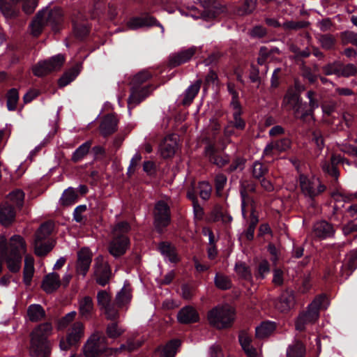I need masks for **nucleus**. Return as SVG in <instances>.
I'll list each match as a JSON object with an SVG mask.
<instances>
[{
    "mask_svg": "<svg viewBox=\"0 0 357 357\" xmlns=\"http://www.w3.org/2000/svg\"><path fill=\"white\" fill-rule=\"evenodd\" d=\"M46 22L50 24L58 23L62 17V11L59 8L55 7L52 9L45 8L41 10Z\"/></svg>",
    "mask_w": 357,
    "mask_h": 357,
    "instance_id": "obj_32",
    "label": "nucleus"
},
{
    "mask_svg": "<svg viewBox=\"0 0 357 357\" xmlns=\"http://www.w3.org/2000/svg\"><path fill=\"white\" fill-rule=\"evenodd\" d=\"M52 325L45 322L37 326L31 333V351L36 356L47 357L50 353L48 337L52 333Z\"/></svg>",
    "mask_w": 357,
    "mask_h": 357,
    "instance_id": "obj_2",
    "label": "nucleus"
},
{
    "mask_svg": "<svg viewBox=\"0 0 357 357\" xmlns=\"http://www.w3.org/2000/svg\"><path fill=\"white\" fill-rule=\"evenodd\" d=\"M257 0H245L244 3L237 10L239 15H245L251 13L256 8Z\"/></svg>",
    "mask_w": 357,
    "mask_h": 357,
    "instance_id": "obj_50",
    "label": "nucleus"
},
{
    "mask_svg": "<svg viewBox=\"0 0 357 357\" xmlns=\"http://www.w3.org/2000/svg\"><path fill=\"white\" fill-rule=\"evenodd\" d=\"M295 303V298L293 292H283L275 303L276 308L280 312H285L289 311Z\"/></svg>",
    "mask_w": 357,
    "mask_h": 357,
    "instance_id": "obj_21",
    "label": "nucleus"
},
{
    "mask_svg": "<svg viewBox=\"0 0 357 357\" xmlns=\"http://www.w3.org/2000/svg\"><path fill=\"white\" fill-rule=\"evenodd\" d=\"M84 324L78 321L74 322L68 328L66 339L62 337L59 342L61 350L67 351L71 347L75 346L84 336Z\"/></svg>",
    "mask_w": 357,
    "mask_h": 357,
    "instance_id": "obj_6",
    "label": "nucleus"
},
{
    "mask_svg": "<svg viewBox=\"0 0 357 357\" xmlns=\"http://www.w3.org/2000/svg\"><path fill=\"white\" fill-rule=\"evenodd\" d=\"M331 164L324 162L322 164V169L324 172L328 173L332 176L337 178L339 173L336 167V165L343 161V158L340 155H333L331 157Z\"/></svg>",
    "mask_w": 357,
    "mask_h": 357,
    "instance_id": "obj_35",
    "label": "nucleus"
},
{
    "mask_svg": "<svg viewBox=\"0 0 357 357\" xmlns=\"http://www.w3.org/2000/svg\"><path fill=\"white\" fill-rule=\"evenodd\" d=\"M27 316L32 322L41 321L45 317V311L39 304H32L28 307Z\"/></svg>",
    "mask_w": 357,
    "mask_h": 357,
    "instance_id": "obj_31",
    "label": "nucleus"
},
{
    "mask_svg": "<svg viewBox=\"0 0 357 357\" xmlns=\"http://www.w3.org/2000/svg\"><path fill=\"white\" fill-rule=\"evenodd\" d=\"M282 106L288 110H294V116H298L303 103L301 101L298 93L295 90L290 89L283 98Z\"/></svg>",
    "mask_w": 357,
    "mask_h": 357,
    "instance_id": "obj_11",
    "label": "nucleus"
},
{
    "mask_svg": "<svg viewBox=\"0 0 357 357\" xmlns=\"http://www.w3.org/2000/svg\"><path fill=\"white\" fill-rule=\"evenodd\" d=\"M198 188L200 197L204 200L208 199L212 190L211 185L208 182L202 181L199 183Z\"/></svg>",
    "mask_w": 357,
    "mask_h": 357,
    "instance_id": "obj_58",
    "label": "nucleus"
},
{
    "mask_svg": "<svg viewBox=\"0 0 357 357\" xmlns=\"http://www.w3.org/2000/svg\"><path fill=\"white\" fill-rule=\"evenodd\" d=\"M131 298V288L128 284H125L121 290L116 294V303L119 306H123L130 303Z\"/></svg>",
    "mask_w": 357,
    "mask_h": 357,
    "instance_id": "obj_36",
    "label": "nucleus"
},
{
    "mask_svg": "<svg viewBox=\"0 0 357 357\" xmlns=\"http://www.w3.org/2000/svg\"><path fill=\"white\" fill-rule=\"evenodd\" d=\"M154 25L160 26L162 29V31H164V28L162 26L158 23L155 18L150 15L134 17L130 18L126 22L127 27L131 30H136L140 28L151 26Z\"/></svg>",
    "mask_w": 357,
    "mask_h": 357,
    "instance_id": "obj_14",
    "label": "nucleus"
},
{
    "mask_svg": "<svg viewBox=\"0 0 357 357\" xmlns=\"http://www.w3.org/2000/svg\"><path fill=\"white\" fill-rule=\"evenodd\" d=\"M54 229V223L52 222H46L43 224L38 229L36 237L41 238V239L45 240L49 236Z\"/></svg>",
    "mask_w": 357,
    "mask_h": 357,
    "instance_id": "obj_47",
    "label": "nucleus"
},
{
    "mask_svg": "<svg viewBox=\"0 0 357 357\" xmlns=\"http://www.w3.org/2000/svg\"><path fill=\"white\" fill-rule=\"evenodd\" d=\"M0 9L3 15L7 18H12L17 16L19 13L13 4L6 2L4 0H0Z\"/></svg>",
    "mask_w": 357,
    "mask_h": 357,
    "instance_id": "obj_46",
    "label": "nucleus"
},
{
    "mask_svg": "<svg viewBox=\"0 0 357 357\" xmlns=\"http://www.w3.org/2000/svg\"><path fill=\"white\" fill-rule=\"evenodd\" d=\"M158 250L165 259L172 263H176L179 259L174 247L165 242L160 243L158 245Z\"/></svg>",
    "mask_w": 357,
    "mask_h": 357,
    "instance_id": "obj_27",
    "label": "nucleus"
},
{
    "mask_svg": "<svg viewBox=\"0 0 357 357\" xmlns=\"http://www.w3.org/2000/svg\"><path fill=\"white\" fill-rule=\"evenodd\" d=\"M268 172L266 165L259 161L254 162L252 166V174L255 178L261 179Z\"/></svg>",
    "mask_w": 357,
    "mask_h": 357,
    "instance_id": "obj_51",
    "label": "nucleus"
},
{
    "mask_svg": "<svg viewBox=\"0 0 357 357\" xmlns=\"http://www.w3.org/2000/svg\"><path fill=\"white\" fill-rule=\"evenodd\" d=\"M251 211H252V213H251L250 222L249 227L245 234L246 238L248 240H252L253 238L255 227L258 222V218L254 214V212H255L254 207H252V208H251Z\"/></svg>",
    "mask_w": 357,
    "mask_h": 357,
    "instance_id": "obj_56",
    "label": "nucleus"
},
{
    "mask_svg": "<svg viewBox=\"0 0 357 357\" xmlns=\"http://www.w3.org/2000/svg\"><path fill=\"white\" fill-rule=\"evenodd\" d=\"M312 142L315 144L317 149L316 155L318 156L324 146L323 135L320 130H316L312 132Z\"/></svg>",
    "mask_w": 357,
    "mask_h": 357,
    "instance_id": "obj_52",
    "label": "nucleus"
},
{
    "mask_svg": "<svg viewBox=\"0 0 357 357\" xmlns=\"http://www.w3.org/2000/svg\"><path fill=\"white\" fill-rule=\"evenodd\" d=\"M199 314L197 310L191 306L183 307L177 314L178 321L181 324H190L199 321Z\"/></svg>",
    "mask_w": 357,
    "mask_h": 357,
    "instance_id": "obj_20",
    "label": "nucleus"
},
{
    "mask_svg": "<svg viewBox=\"0 0 357 357\" xmlns=\"http://www.w3.org/2000/svg\"><path fill=\"white\" fill-rule=\"evenodd\" d=\"M106 337L100 332H94L83 346V354L85 357H98L100 354L106 352L109 354L106 347Z\"/></svg>",
    "mask_w": 357,
    "mask_h": 357,
    "instance_id": "obj_5",
    "label": "nucleus"
},
{
    "mask_svg": "<svg viewBox=\"0 0 357 357\" xmlns=\"http://www.w3.org/2000/svg\"><path fill=\"white\" fill-rule=\"evenodd\" d=\"M13 3H17L19 1L22 2V10L26 14H31L37 6V0H10Z\"/></svg>",
    "mask_w": 357,
    "mask_h": 357,
    "instance_id": "obj_53",
    "label": "nucleus"
},
{
    "mask_svg": "<svg viewBox=\"0 0 357 357\" xmlns=\"http://www.w3.org/2000/svg\"><path fill=\"white\" fill-rule=\"evenodd\" d=\"M65 58L62 54H57L49 60L38 62L33 68V73L36 76L42 77L48 73L59 70L63 66Z\"/></svg>",
    "mask_w": 357,
    "mask_h": 357,
    "instance_id": "obj_8",
    "label": "nucleus"
},
{
    "mask_svg": "<svg viewBox=\"0 0 357 357\" xmlns=\"http://www.w3.org/2000/svg\"><path fill=\"white\" fill-rule=\"evenodd\" d=\"M45 24H47L46 20L43 17V13L39 11L30 24L31 33L35 36H38L42 32Z\"/></svg>",
    "mask_w": 357,
    "mask_h": 357,
    "instance_id": "obj_34",
    "label": "nucleus"
},
{
    "mask_svg": "<svg viewBox=\"0 0 357 357\" xmlns=\"http://www.w3.org/2000/svg\"><path fill=\"white\" fill-rule=\"evenodd\" d=\"M59 276L56 273L47 275L43 279L42 288L46 293H52L56 290L61 285Z\"/></svg>",
    "mask_w": 357,
    "mask_h": 357,
    "instance_id": "obj_24",
    "label": "nucleus"
},
{
    "mask_svg": "<svg viewBox=\"0 0 357 357\" xmlns=\"http://www.w3.org/2000/svg\"><path fill=\"white\" fill-rule=\"evenodd\" d=\"M18 100V91L15 89H10L7 95V107L8 110L13 111L16 109Z\"/></svg>",
    "mask_w": 357,
    "mask_h": 357,
    "instance_id": "obj_49",
    "label": "nucleus"
},
{
    "mask_svg": "<svg viewBox=\"0 0 357 357\" xmlns=\"http://www.w3.org/2000/svg\"><path fill=\"white\" fill-rule=\"evenodd\" d=\"M15 212L12 206L5 204L0 206V222L5 226L9 225L15 219Z\"/></svg>",
    "mask_w": 357,
    "mask_h": 357,
    "instance_id": "obj_29",
    "label": "nucleus"
},
{
    "mask_svg": "<svg viewBox=\"0 0 357 357\" xmlns=\"http://www.w3.org/2000/svg\"><path fill=\"white\" fill-rule=\"evenodd\" d=\"M341 63L334 62L325 66L323 68V71L326 75H335L340 77Z\"/></svg>",
    "mask_w": 357,
    "mask_h": 357,
    "instance_id": "obj_57",
    "label": "nucleus"
},
{
    "mask_svg": "<svg viewBox=\"0 0 357 357\" xmlns=\"http://www.w3.org/2000/svg\"><path fill=\"white\" fill-rule=\"evenodd\" d=\"M318 41L323 49L330 50L335 47L336 39L331 34H322L318 37Z\"/></svg>",
    "mask_w": 357,
    "mask_h": 357,
    "instance_id": "obj_41",
    "label": "nucleus"
},
{
    "mask_svg": "<svg viewBox=\"0 0 357 357\" xmlns=\"http://www.w3.org/2000/svg\"><path fill=\"white\" fill-rule=\"evenodd\" d=\"M34 273V259L31 255H26L23 271V281L26 286H29Z\"/></svg>",
    "mask_w": 357,
    "mask_h": 357,
    "instance_id": "obj_28",
    "label": "nucleus"
},
{
    "mask_svg": "<svg viewBox=\"0 0 357 357\" xmlns=\"http://www.w3.org/2000/svg\"><path fill=\"white\" fill-rule=\"evenodd\" d=\"M275 326L273 322H264L256 328V336L263 339L269 336L275 330Z\"/></svg>",
    "mask_w": 357,
    "mask_h": 357,
    "instance_id": "obj_37",
    "label": "nucleus"
},
{
    "mask_svg": "<svg viewBox=\"0 0 357 357\" xmlns=\"http://www.w3.org/2000/svg\"><path fill=\"white\" fill-rule=\"evenodd\" d=\"M77 315L75 311H71L66 314L65 316L59 319L56 321V327L58 330H63L68 327L70 324L75 319Z\"/></svg>",
    "mask_w": 357,
    "mask_h": 357,
    "instance_id": "obj_48",
    "label": "nucleus"
},
{
    "mask_svg": "<svg viewBox=\"0 0 357 357\" xmlns=\"http://www.w3.org/2000/svg\"><path fill=\"white\" fill-rule=\"evenodd\" d=\"M340 37L343 45L351 43L357 47V33L347 31L341 33Z\"/></svg>",
    "mask_w": 357,
    "mask_h": 357,
    "instance_id": "obj_54",
    "label": "nucleus"
},
{
    "mask_svg": "<svg viewBox=\"0 0 357 357\" xmlns=\"http://www.w3.org/2000/svg\"><path fill=\"white\" fill-rule=\"evenodd\" d=\"M231 106L233 108V118L229 123L238 130H243L245 127V122L241 118V108L238 100L234 99L231 101Z\"/></svg>",
    "mask_w": 357,
    "mask_h": 357,
    "instance_id": "obj_25",
    "label": "nucleus"
},
{
    "mask_svg": "<svg viewBox=\"0 0 357 357\" xmlns=\"http://www.w3.org/2000/svg\"><path fill=\"white\" fill-rule=\"evenodd\" d=\"M125 332V329L120 326L116 322H113L107 325L106 333L109 338L116 339L120 337Z\"/></svg>",
    "mask_w": 357,
    "mask_h": 357,
    "instance_id": "obj_44",
    "label": "nucleus"
},
{
    "mask_svg": "<svg viewBox=\"0 0 357 357\" xmlns=\"http://www.w3.org/2000/svg\"><path fill=\"white\" fill-rule=\"evenodd\" d=\"M94 312V305L90 296H84L78 300V312L80 318L89 319Z\"/></svg>",
    "mask_w": 357,
    "mask_h": 357,
    "instance_id": "obj_19",
    "label": "nucleus"
},
{
    "mask_svg": "<svg viewBox=\"0 0 357 357\" xmlns=\"http://www.w3.org/2000/svg\"><path fill=\"white\" fill-rule=\"evenodd\" d=\"M148 71H142L134 76L132 80V86H139L140 84L147 81L151 77Z\"/></svg>",
    "mask_w": 357,
    "mask_h": 357,
    "instance_id": "obj_62",
    "label": "nucleus"
},
{
    "mask_svg": "<svg viewBox=\"0 0 357 357\" xmlns=\"http://www.w3.org/2000/svg\"><path fill=\"white\" fill-rule=\"evenodd\" d=\"M335 230L332 225L326 221L317 222L313 227L314 235L319 238H326L333 236Z\"/></svg>",
    "mask_w": 357,
    "mask_h": 357,
    "instance_id": "obj_22",
    "label": "nucleus"
},
{
    "mask_svg": "<svg viewBox=\"0 0 357 357\" xmlns=\"http://www.w3.org/2000/svg\"><path fill=\"white\" fill-rule=\"evenodd\" d=\"M227 181V178L223 174H218L215 178V191L218 196L222 195V191L224 189Z\"/></svg>",
    "mask_w": 357,
    "mask_h": 357,
    "instance_id": "obj_61",
    "label": "nucleus"
},
{
    "mask_svg": "<svg viewBox=\"0 0 357 357\" xmlns=\"http://www.w3.org/2000/svg\"><path fill=\"white\" fill-rule=\"evenodd\" d=\"M299 185L302 193L307 197L314 199L323 192L326 187L320 180L314 176L307 177L301 174L299 177Z\"/></svg>",
    "mask_w": 357,
    "mask_h": 357,
    "instance_id": "obj_7",
    "label": "nucleus"
},
{
    "mask_svg": "<svg viewBox=\"0 0 357 357\" xmlns=\"http://www.w3.org/2000/svg\"><path fill=\"white\" fill-rule=\"evenodd\" d=\"M91 142L88 141L80 145L73 153L72 160L74 162L81 160L88 153L91 148Z\"/></svg>",
    "mask_w": 357,
    "mask_h": 357,
    "instance_id": "obj_43",
    "label": "nucleus"
},
{
    "mask_svg": "<svg viewBox=\"0 0 357 357\" xmlns=\"http://www.w3.org/2000/svg\"><path fill=\"white\" fill-rule=\"evenodd\" d=\"M235 270L236 273L241 278L250 280L251 278V273L245 264L238 263L236 264Z\"/></svg>",
    "mask_w": 357,
    "mask_h": 357,
    "instance_id": "obj_63",
    "label": "nucleus"
},
{
    "mask_svg": "<svg viewBox=\"0 0 357 357\" xmlns=\"http://www.w3.org/2000/svg\"><path fill=\"white\" fill-rule=\"evenodd\" d=\"M97 303L100 310H103L112 303L111 294L105 290L98 291L97 294Z\"/></svg>",
    "mask_w": 357,
    "mask_h": 357,
    "instance_id": "obj_45",
    "label": "nucleus"
},
{
    "mask_svg": "<svg viewBox=\"0 0 357 357\" xmlns=\"http://www.w3.org/2000/svg\"><path fill=\"white\" fill-rule=\"evenodd\" d=\"M357 75V68L354 64L349 63L343 65L341 63L340 77H349Z\"/></svg>",
    "mask_w": 357,
    "mask_h": 357,
    "instance_id": "obj_55",
    "label": "nucleus"
},
{
    "mask_svg": "<svg viewBox=\"0 0 357 357\" xmlns=\"http://www.w3.org/2000/svg\"><path fill=\"white\" fill-rule=\"evenodd\" d=\"M255 185L251 183H243L241 186V211L242 215L244 218H246L247 208L250 206V208L254 207V202L250 198L248 192H254L255 190Z\"/></svg>",
    "mask_w": 357,
    "mask_h": 357,
    "instance_id": "obj_15",
    "label": "nucleus"
},
{
    "mask_svg": "<svg viewBox=\"0 0 357 357\" xmlns=\"http://www.w3.org/2000/svg\"><path fill=\"white\" fill-rule=\"evenodd\" d=\"M128 243L129 240L125 235L114 236L109 248L110 254L116 257L123 255L128 248Z\"/></svg>",
    "mask_w": 357,
    "mask_h": 357,
    "instance_id": "obj_17",
    "label": "nucleus"
},
{
    "mask_svg": "<svg viewBox=\"0 0 357 357\" xmlns=\"http://www.w3.org/2000/svg\"><path fill=\"white\" fill-rule=\"evenodd\" d=\"M94 275L96 280L101 286H105L109 280L111 270L107 261L102 256L95 259Z\"/></svg>",
    "mask_w": 357,
    "mask_h": 357,
    "instance_id": "obj_10",
    "label": "nucleus"
},
{
    "mask_svg": "<svg viewBox=\"0 0 357 357\" xmlns=\"http://www.w3.org/2000/svg\"><path fill=\"white\" fill-rule=\"evenodd\" d=\"M326 298L324 296L317 297L308 306L305 312L301 313L296 321V328L302 331L305 326L314 323L319 318V309L326 308L324 303H326Z\"/></svg>",
    "mask_w": 357,
    "mask_h": 357,
    "instance_id": "obj_4",
    "label": "nucleus"
},
{
    "mask_svg": "<svg viewBox=\"0 0 357 357\" xmlns=\"http://www.w3.org/2000/svg\"><path fill=\"white\" fill-rule=\"evenodd\" d=\"M26 251V244L20 235L10 237L7 243L4 236H0V258L5 261L7 268L12 273L21 268L22 255Z\"/></svg>",
    "mask_w": 357,
    "mask_h": 357,
    "instance_id": "obj_1",
    "label": "nucleus"
},
{
    "mask_svg": "<svg viewBox=\"0 0 357 357\" xmlns=\"http://www.w3.org/2000/svg\"><path fill=\"white\" fill-rule=\"evenodd\" d=\"M118 120L113 114L107 115L103 118L100 126V131L103 136L114 133L117 129Z\"/></svg>",
    "mask_w": 357,
    "mask_h": 357,
    "instance_id": "obj_23",
    "label": "nucleus"
},
{
    "mask_svg": "<svg viewBox=\"0 0 357 357\" xmlns=\"http://www.w3.org/2000/svg\"><path fill=\"white\" fill-rule=\"evenodd\" d=\"M34 251L38 256H44L47 255L53 248V244L49 241L41 239V238L35 237Z\"/></svg>",
    "mask_w": 357,
    "mask_h": 357,
    "instance_id": "obj_33",
    "label": "nucleus"
},
{
    "mask_svg": "<svg viewBox=\"0 0 357 357\" xmlns=\"http://www.w3.org/2000/svg\"><path fill=\"white\" fill-rule=\"evenodd\" d=\"M181 342L178 340H174L168 342L164 347L157 350L153 357H174L176 349Z\"/></svg>",
    "mask_w": 357,
    "mask_h": 357,
    "instance_id": "obj_26",
    "label": "nucleus"
},
{
    "mask_svg": "<svg viewBox=\"0 0 357 357\" xmlns=\"http://www.w3.org/2000/svg\"><path fill=\"white\" fill-rule=\"evenodd\" d=\"M197 48L195 47H190L187 50H181L177 53L172 54L169 58V64L172 67H176L188 61L195 54Z\"/></svg>",
    "mask_w": 357,
    "mask_h": 357,
    "instance_id": "obj_16",
    "label": "nucleus"
},
{
    "mask_svg": "<svg viewBox=\"0 0 357 357\" xmlns=\"http://www.w3.org/2000/svg\"><path fill=\"white\" fill-rule=\"evenodd\" d=\"M235 319V311L229 306H217L208 311L209 324L218 329L229 328Z\"/></svg>",
    "mask_w": 357,
    "mask_h": 357,
    "instance_id": "obj_3",
    "label": "nucleus"
},
{
    "mask_svg": "<svg viewBox=\"0 0 357 357\" xmlns=\"http://www.w3.org/2000/svg\"><path fill=\"white\" fill-rule=\"evenodd\" d=\"M79 71V66H76L64 73L63 75L59 79V86L63 87L70 84L78 75Z\"/></svg>",
    "mask_w": 357,
    "mask_h": 357,
    "instance_id": "obj_38",
    "label": "nucleus"
},
{
    "mask_svg": "<svg viewBox=\"0 0 357 357\" xmlns=\"http://www.w3.org/2000/svg\"><path fill=\"white\" fill-rule=\"evenodd\" d=\"M202 84L201 80H197L194 84L188 86L183 95L182 104L190 105L198 93Z\"/></svg>",
    "mask_w": 357,
    "mask_h": 357,
    "instance_id": "obj_30",
    "label": "nucleus"
},
{
    "mask_svg": "<svg viewBox=\"0 0 357 357\" xmlns=\"http://www.w3.org/2000/svg\"><path fill=\"white\" fill-rule=\"evenodd\" d=\"M24 198V193L20 190H17L9 194V199L18 207H21L23 204Z\"/></svg>",
    "mask_w": 357,
    "mask_h": 357,
    "instance_id": "obj_59",
    "label": "nucleus"
},
{
    "mask_svg": "<svg viewBox=\"0 0 357 357\" xmlns=\"http://www.w3.org/2000/svg\"><path fill=\"white\" fill-rule=\"evenodd\" d=\"M305 349L301 342H296L291 344L287 351V357H303Z\"/></svg>",
    "mask_w": 357,
    "mask_h": 357,
    "instance_id": "obj_39",
    "label": "nucleus"
},
{
    "mask_svg": "<svg viewBox=\"0 0 357 357\" xmlns=\"http://www.w3.org/2000/svg\"><path fill=\"white\" fill-rule=\"evenodd\" d=\"M215 284L221 289H227L231 287V281L225 275L217 274L215 277Z\"/></svg>",
    "mask_w": 357,
    "mask_h": 357,
    "instance_id": "obj_60",
    "label": "nucleus"
},
{
    "mask_svg": "<svg viewBox=\"0 0 357 357\" xmlns=\"http://www.w3.org/2000/svg\"><path fill=\"white\" fill-rule=\"evenodd\" d=\"M357 256H351V251L346 256L344 263L342 266V271H346V277H349L356 268Z\"/></svg>",
    "mask_w": 357,
    "mask_h": 357,
    "instance_id": "obj_42",
    "label": "nucleus"
},
{
    "mask_svg": "<svg viewBox=\"0 0 357 357\" xmlns=\"http://www.w3.org/2000/svg\"><path fill=\"white\" fill-rule=\"evenodd\" d=\"M130 229L129 224L126 222H121L116 225L113 229L114 236H121L127 233Z\"/></svg>",
    "mask_w": 357,
    "mask_h": 357,
    "instance_id": "obj_64",
    "label": "nucleus"
},
{
    "mask_svg": "<svg viewBox=\"0 0 357 357\" xmlns=\"http://www.w3.org/2000/svg\"><path fill=\"white\" fill-rule=\"evenodd\" d=\"M178 137L173 134L167 136L160 145V153L163 158H172L178 149Z\"/></svg>",
    "mask_w": 357,
    "mask_h": 357,
    "instance_id": "obj_13",
    "label": "nucleus"
},
{
    "mask_svg": "<svg viewBox=\"0 0 357 357\" xmlns=\"http://www.w3.org/2000/svg\"><path fill=\"white\" fill-rule=\"evenodd\" d=\"M92 254L89 249L84 248L77 252V260L76 263V273L84 277L91 265Z\"/></svg>",
    "mask_w": 357,
    "mask_h": 357,
    "instance_id": "obj_12",
    "label": "nucleus"
},
{
    "mask_svg": "<svg viewBox=\"0 0 357 357\" xmlns=\"http://www.w3.org/2000/svg\"><path fill=\"white\" fill-rule=\"evenodd\" d=\"M150 93L149 87L145 86H132L131 94L128 98V104L129 107H135Z\"/></svg>",
    "mask_w": 357,
    "mask_h": 357,
    "instance_id": "obj_18",
    "label": "nucleus"
},
{
    "mask_svg": "<svg viewBox=\"0 0 357 357\" xmlns=\"http://www.w3.org/2000/svg\"><path fill=\"white\" fill-rule=\"evenodd\" d=\"M77 199V195L73 188H68L66 190L61 197V204L63 206H70L75 203Z\"/></svg>",
    "mask_w": 357,
    "mask_h": 357,
    "instance_id": "obj_40",
    "label": "nucleus"
},
{
    "mask_svg": "<svg viewBox=\"0 0 357 357\" xmlns=\"http://www.w3.org/2000/svg\"><path fill=\"white\" fill-rule=\"evenodd\" d=\"M154 225L157 230L161 231L170 222L169 208L164 201L158 202L154 208Z\"/></svg>",
    "mask_w": 357,
    "mask_h": 357,
    "instance_id": "obj_9",
    "label": "nucleus"
}]
</instances>
